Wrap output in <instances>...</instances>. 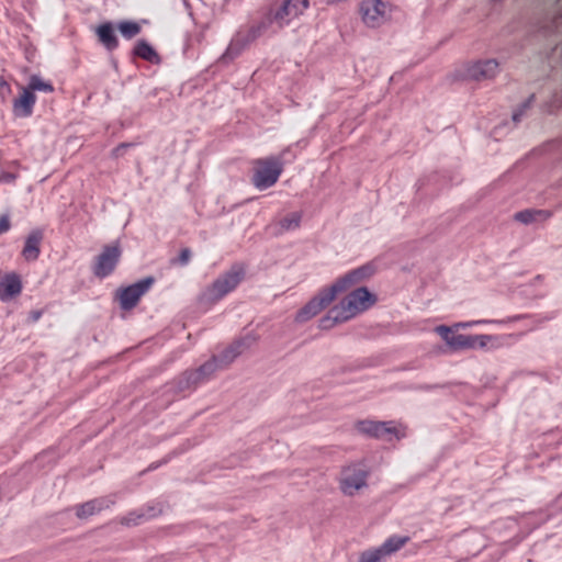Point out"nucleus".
I'll list each match as a JSON object with an SVG mask.
<instances>
[{"mask_svg":"<svg viewBox=\"0 0 562 562\" xmlns=\"http://www.w3.org/2000/svg\"><path fill=\"white\" fill-rule=\"evenodd\" d=\"M376 302V297L366 286L357 288L348 293L338 304L321 318L319 327L329 329L337 324L345 323L360 313L369 310Z\"/></svg>","mask_w":562,"mask_h":562,"instance_id":"nucleus-1","label":"nucleus"},{"mask_svg":"<svg viewBox=\"0 0 562 562\" xmlns=\"http://www.w3.org/2000/svg\"><path fill=\"white\" fill-rule=\"evenodd\" d=\"M353 272L349 271L342 277L338 278L329 286L321 289L295 315V322L305 323L323 310H325L339 293H342L350 288L361 283L358 278L353 277Z\"/></svg>","mask_w":562,"mask_h":562,"instance_id":"nucleus-2","label":"nucleus"},{"mask_svg":"<svg viewBox=\"0 0 562 562\" xmlns=\"http://www.w3.org/2000/svg\"><path fill=\"white\" fill-rule=\"evenodd\" d=\"M353 272L349 271L342 277L338 278L329 286L321 289L295 315V322L305 323L323 310H325L339 293H342L350 288L361 283L358 278L353 277Z\"/></svg>","mask_w":562,"mask_h":562,"instance_id":"nucleus-3","label":"nucleus"},{"mask_svg":"<svg viewBox=\"0 0 562 562\" xmlns=\"http://www.w3.org/2000/svg\"><path fill=\"white\" fill-rule=\"evenodd\" d=\"M308 7V0H283L272 5L257 24L265 35L276 34L302 15Z\"/></svg>","mask_w":562,"mask_h":562,"instance_id":"nucleus-4","label":"nucleus"},{"mask_svg":"<svg viewBox=\"0 0 562 562\" xmlns=\"http://www.w3.org/2000/svg\"><path fill=\"white\" fill-rule=\"evenodd\" d=\"M435 331L441 337L452 351L484 349L487 344L495 339L492 335H463L458 334L452 327L439 325Z\"/></svg>","mask_w":562,"mask_h":562,"instance_id":"nucleus-5","label":"nucleus"},{"mask_svg":"<svg viewBox=\"0 0 562 562\" xmlns=\"http://www.w3.org/2000/svg\"><path fill=\"white\" fill-rule=\"evenodd\" d=\"M244 274L245 270L241 266H233L204 291L203 299L211 303L220 301L240 283Z\"/></svg>","mask_w":562,"mask_h":562,"instance_id":"nucleus-6","label":"nucleus"},{"mask_svg":"<svg viewBox=\"0 0 562 562\" xmlns=\"http://www.w3.org/2000/svg\"><path fill=\"white\" fill-rule=\"evenodd\" d=\"M282 170L283 162L280 157L270 156L258 159L255 162L252 184L259 190H266L278 181Z\"/></svg>","mask_w":562,"mask_h":562,"instance_id":"nucleus-7","label":"nucleus"},{"mask_svg":"<svg viewBox=\"0 0 562 562\" xmlns=\"http://www.w3.org/2000/svg\"><path fill=\"white\" fill-rule=\"evenodd\" d=\"M265 35L257 23L247 29L239 30L231 40L226 50L221 56L222 63H229L238 57L241 52L258 37Z\"/></svg>","mask_w":562,"mask_h":562,"instance_id":"nucleus-8","label":"nucleus"},{"mask_svg":"<svg viewBox=\"0 0 562 562\" xmlns=\"http://www.w3.org/2000/svg\"><path fill=\"white\" fill-rule=\"evenodd\" d=\"M362 22L368 27H379L391 18V4L382 0H362L359 7Z\"/></svg>","mask_w":562,"mask_h":562,"instance_id":"nucleus-9","label":"nucleus"},{"mask_svg":"<svg viewBox=\"0 0 562 562\" xmlns=\"http://www.w3.org/2000/svg\"><path fill=\"white\" fill-rule=\"evenodd\" d=\"M218 357L203 363L200 368L192 371H186L177 381V390L186 392L195 387L199 383L207 380L216 370L224 368Z\"/></svg>","mask_w":562,"mask_h":562,"instance_id":"nucleus-10","label":"nucleus"},{"mask_svg":"<svg viewBox=\"0 0 562 562\" xmlns=\"http://www.w3.org/2000/svg\"><path fill=\"white\" fill-rule=\"evenodd\" d=\"M368 471L361 464H350L341 470L339 485L345 495L352 496L367 486Z\"/></svg>","mask_w":562,"mask_h":562,"instance_id":"nucleus-11","label":"nucleus"},{"mask_svg":"<svg viewBox=\"0 0 562 562\" xmlns=\"http://www.w3.org/2000/svg\"><path fill=\"white\" fill-rule=\"evenodd\" d=\"M154 282L155 279L153 277H147L121 289L117 292V297L122 310L128 311L135 307L139 299L151 288Z\"/></svg>","mask_w":562,"mask_h":562,"instance_id":"nucleus-12","label":"nucleus"},{"mask_svg":"<svg viewBox=\"0 0 562 562\" xmlns=\"http://www.w3.org/2000/svg\"><path fill=\"white\" fill-rule=\"evenodd\" d=\"M121 257L119 245L105 246L98 256L93 272L99 278H105L111 274Z\"/></svg>","mask_w":562,"mask_h":562,"instance_id":"nucleus-13","label":"nucleus"},{"mask_svg":"<svg viewBox=\"0 0 562 562\" xmlns=\"http://www.w3.org/2000/svg\"><path fill=\"white\" fill-rule=\"evenodd\" d=\"M356 428L363 435L379 439L391 440L397 435L392 422L360 420L356 424Z\"/></svg>","mask_w":562,"mask_h":562,"instance_id":"nucleus-14","label":"nucleus"},{"mask_svg":"<svg viewBox=\"0 0 562 562\" xmlns=\"http://www.w3.org/2000/svg\"><path fill=\"white\" fill-rule=\"evenodd\" d=\"M499 70L496 59L476 60L465 67L464 76L471 80H487L494 78Z\"/></svg>","mask_w":562,"mask_h":562,"instance_id":"nucleus-15","label":"nucleus"},{"mask_svg":"<svg viewBox=\"0 0 562 562\" xmlns=\"http://www.w3.org/2000/svg\"><path fill=\"white\" fill-rule=\"evenodd\" d=\"M36 103V95L31 93L30 89L21 87V92L18 98L13 100L12 111L16 117H30L33 113Z\"/></svg>","mask_w":562,"mask_h":562,"instance_id":"nucleus-16","label":"nucleus"},{"mask_svg":"<svg viewBox=\"0 0 562 562\" xmlns=\"http://www.w3.org/2000/svg\"><path fill=\"white\" fill-rule=\"evenodd\" d=\"M114 504V499L111 497H98L86 503H82L76 507V516L79 519H87L95 514L101 513L104 509L110 508Z\"/></svg>","mask_w":562,"mask_h":562,"instance_id":"nucleus-17","label":"nucleus"},{"mask_svg":"<svg viewBox=\"0 0 562 562\" xmlns=\"http://www.w3.org/2000/svg\"><path fill=\"white\" fill-rule=\"evenodd\" d=\"M255 342V338L247 336L239 340L233 342L228 348H226L223 353L218 357L221 363L225 367L234 361L239 355H241L246 349H248Z\"/></svg>","mask_w":562,"mask_h":562,"instance_id":"nucleus-18","label":"nucleus"},{"mask_svg":"<svg viewBox=\"0 0 562 562\" xmlns=\"http://www.w3.org/2000/svg\"><path fill=\"white\" fill-rule=\"evenodd\" d=\"M255 342V338L247 336L239 340L233 342L228 348H226L223 353L218 357L221 363L225 367L234 361L239 355H241L246 349H248Z\"/></svg>","mask_w":562,"mask_h":562,"instance_id":"nucleus-19","label":"nucleus"},{"mask_svg":"<svg viewBox=\"0 0 562 562\" xmlns=\"http://www.w3.org/2000/svg\"><path fill=\"white\" fill-rule=\"evenodd\" d=\"M21 291L22 283L19 276L14 273L7 274L0 280V299L2 301H8L19 295Z\"/></svg>","mask_w":562,"mask_h":562,"instance_id":"nucleus-20","label":"nucleus"},{"mask_svg":"<svg viewBox=\"0 0 562 562\" xmlns=\"http://www.w3.org/2000/svg\"><path fill=\"white\" fill-rule=\"evenodd\" d=\"M43 234L41 231L32 232L25 239V244L22 250V256L27 261H34L38 258L41 252V243Z\"/></svg>","mask_w":562,"mask_h":562,"instance_id":"nucleus-21","label":"nucleus"},{"mask_svg":"<svg viewBox=\"0 0 562 562\" xmlns=\"http://www.w3.org/2000/svg\"><path fill=\"white\" fill-rule=\"evenodd\" d=\"M95 34L100 43L108 49L114 50L119 46V40L114 32V26L111 22L100 24L95 29Z\"/></svg>","mask_w":562,"mask_h":562,"instance_id":"nucleus-22","label":"nucleus"},{"mask_svg":"<svg viewBox=\"0 0 562 562\" xmlns=\"http://www.w3.org/2000/svg\"><path fill=\"white\" fill-rule=\"evenodd\" d=\"M408 541L409 538L406 536L394 535L389 537L380 547L385 557H390L401 550Z\"/></svg>","mask_w":562,"mask_h":562,"instance_id":"nucleus-23","label":"nucleus"},{"mask_svg":"<svg viewBox=\"0 0 562 562\" xmlns=\"http://www.w3.org/2000/svg\"><path fill=\"white\" fill-rule=\"evenodd\" d=\"M134 54L144 60L157 64L159 63L160 58L156 50L146 42V41H139L135 48Z\"/></svg>","mask_w":562,"mask_h":562,"instance_id":"nucleus-24","label":"nucleus"},{"mask_svg":"<svg viewBox=\"0 0 562 562\" xmlns=\"http://www.w3.org/2000/svg\"><path fill=\"white\" fill-rule=\"evenodd\" d=\"M117 30L126 40H132L140 33V25L134 21H122L117 24Z\"/></svg>","mask_w":562,"mask_h":562,"instance_id":"nucleus-25","label":"nucleus"},{"mask_svg":"<svg viewBox=\"0 0 562 562\" xmlns=\"http://www.w3.org/2000/svg\"><path fill=\"white\" fill-rule=\"evenodd\" d=\"M547 216L544 211L540 210H524L515 214V220L522 224H530L536 222L540 217Z\"/></svg>","mask_w":562,"mask_h":562,"instance_id":"nucleus-26","label":"nucleus"},{"mask_svg":"<svg viewBox=\"0 0 562 562\" xmlns=\"http://www.w3.org/2000/svg\"><path fill=\"white\" fill-rule=\"evenodd\" d=\"M302 220V215L299 212L291 213L283 217L280 222V233L286 232V231H294L300 227Z\"/></svg>","mask_w":562,"mask_h":562,"instance_id":"nucleus-27","label":"nucleus"},{"mask_svg":"<svg viewBox=\"0 0 562 562\" xmlns=\"http://www.w3.org/2000/svg\"><path fill=\"white\" fill-rule=\"evenodd\" d=\"M25 88L30 89L31 93H34L35 91H43V92L50 93L54 91L53 85L48 81H44L37 75L31 76L30 82H29L27 87H25Z\"/></svg>","mask_w":562,"mask_h":562,"instance_id":"nucleus-28","label":"nucleus"},{"mask_svg":"<svg viewBox=\"0 0 562 562\" xmlns=\"http://www.w3.org/2000/svg\"><path fill=\"white\" fill-rule=\"evenodd\" d=\"M384 558L381 547H376L361 552L358 562H382Z\"/></svg>","mask_w":562,"mask_h":562,"instance_id":"nucleus-29","label":"nucleus"},{"mask_svg":"<svg viewBox=\"0 0 562 562\" xmlns=\"http://www.w3.org/2000/svg\"><path fill=\"white\" fill-rule=\"evenodd\" d=\"M162 510L164 507L160 503L147 504L143 508H139L138 517H143L144 520H148L159 516L162 513Z\"/></svg>","mask_w":562,"mask_h":562,"instance_id":"nucleus-30","label":"nucleus"},{"mask_svg":"<svg viewBox=\"0 0 562 562\" xmlns=\"http://www.w3.org/2000/svg\"><path fill=\"white\" fill-rule=\"evenodd\" d=\"M351 271L355 274L353 277L358 278L360 282H363L370 279L375 273V266L373 263H366Z\"/></svg>","mask_w":562,"mask_h":562,"instance_id":"nucleus-31","label":"nucleus"},{"mask_svg":"<svg viewBox=\"0 0 562 562\" xmlns=\"http://www.w3.org/2000/svg\"><path fill=\"white\" fill-rule=\"evenodd\" d=\"M139 516V509L128 513L126 516L120 518V524L131 527L137 526L140 522L145 521L143 517Z\"/></svg>","mask_w":562,"mask_h":562,"instance_id":"nucleus-32","label":"nucleus"},{"mask_svg":"<svg viewBox=\"0 0 562 562\" xmlns=\"http://www.w3.org/2000/svg\"><path fill=\"white\" fill-rule=\"evenodd\" d=\"M503 323H505V322L504 321H493V319H477V321L464 322V325H467V328H470V327H473L476 325H482V324H503Z\"/></svg>","mask_w":562,"mask_h":562,"instance_id":"nucleus-33","label":"nucleus"},{"mask_svg":"<svg viewBox=\"0 0 562 562\" xmlns=\"http://www.w3.org/2000/svg\"><path fill=\"white\" fill-rule=\"evenodd\" d=\"M190 258H191L190 249L184 248L181 250L178 261L181 266H186L190 261Z\"/></svg>","mask_w":562,"mask_h":562,"instance_id":"nucleus-34","label":"nucleus"},{"mask_svg":"<svg viewBox=\"0 0 562 562\" xmlns=\"http://www.w3.org/2000/svg\"><path fill=\"white\" fill-rule=\"evenodd\" d=\"M10 228V220L9 216L2 215L0 217V234L5 233Z\"/></svg>","mask_w":562,"mask_h":562,"instance_id":"nucleus-35","label":"nucleus"},{"mask_svg":"<svg viewBox=\"0 0 562 562\" xmlns=\"http://www.w3.org/2000/svg\"><path fill=\"white\" fill-rule=\"evenodd\" d=\"M526 108H528V103L524 104L522 108L519 111L514 112V114H513V121L514 122H519L520 121V117H521V115H522V113H524Z\"/></svg>","mask_w":562,"mask_h":562,"instance_id":"nucleus-36","label":"nucleus"},{"mask_svg":"<svg viewBox=\"0 0 562 562\" xmlns=\"http://www.w3.org/2000/svg\"><path fill=\"white\" fill-rule=\"evenodd\" d=\"M0 180L4 182H13L15 180V176L7 172L0 176Z\"/></svg>","mask_w":562,"mask_h":562,"instance_id":"nucleus-37","label":"nucleus"},{"mask_svg":"<svg viewBox=\"0 0 562 562\" xmlns=\"http://www.w3.org/2000/svg\"><path fill=\"white\" fill-rule=\"evenodd\" d=\"M41 316H42V312H41V311H32V312L30 313V316H29V317H30V319H31L32 322H37V321L41 318Z\"/></svg>","mask_w":562,"mask_h":562,"instance_id":"nucleus-38","label":"nucleus"},{"mask_svg":"<svg viewBox=\"0 0 562 562\" xmlns=\"http://www.w3.org/2000/svg\"><path fill=\"white\" fill-rule=\"evenodd\" d=\"M453 330L457 333L459 329H467V325H464V322L456 323L451 326Z\"/></svg>","mask_w":562,"mask_h":562,"instance_id":"nucleus-39","label":"nucleus"},{"mask_svg":"<svg viewBox=\"0 0 562 562\" xmlns=\"http://www.w3.org/2000/svg\"><path fill=\"white\" fill-rule=\"evenodd\" d=\"M128 145H126V144H121L117 148L114 149V153L116 154L121 148H125Z\"/></svg>","mask_w":562,"mask_h":562,"instance_id":"nucleus-40","label":"nucleus"}]
</instances>
